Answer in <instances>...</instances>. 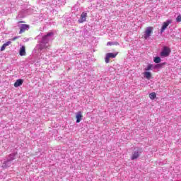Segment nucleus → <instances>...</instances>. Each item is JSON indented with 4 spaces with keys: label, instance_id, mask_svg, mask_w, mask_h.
<instances>
[{
    "label": "nucleus",
    "instance_id": "15",
    "mask_svg": "<svg viewBox=\"0 0 181 181\" xmlns=\"http://www.w3.org/2000/svg\"><path fill=\"white\" fill-rule=\"evenodd\" d=\"M145 78H147V80H151V77H152V74L149 71H145L144 73Z\"/></svg>",
    "mask_w": 181,
    "mask_h": 181
},
{
    "label": "nucleus",
    "instance_id": "22",
    "mask_svg": "<svg viewBox=\"0 0 181 181\" xmlns=\"http://www.w3.org/2000/svg\"><path fill=\"white\" fill-rule=\"evenodd\" d=\"M6 48V47L5 45L4 44V45H2V47H1V52H4V50H5Z\"/></svg>",
    "mask_w": 181,
    "mask_h": 181
},
{
    "label": "nucleus",
    "instance_id": "11",
    "mask_svg": "<svg viewBox=\"0 0 181 181\" xmlns=\"http://www.w3.org/2000/svg\"><path fill=\"white\" fill-rule=\"evenodd\" d=\"M12 165V161H10L9 160L6 159V160H5L3 163V168H11V165Z\"/></svg>",
    "mask_w": 181,
    "mask_h": 181
},
{
    "label": "nucleus",
    "instance_id": "3",
    "mask_svg": "<svg viewBox=\"0 0 181 181\" xmlns=\"http://www.w3.org/2000/svg\"><path fill=\"white\" fill-rule=\"evenodd\" d=\"M141 153H142V148H139L134 151L131 156L132 160H135L136 159H138V157L141 156Z\"/></svg>",
    "mask_w": 181,
    "mask_h": 181
},
{
    "label": "nucleus",
    "instance_id": "4",
    "mask_svg": "<svg viewBox=\"0 0 181 181\" xmlns=\"http://www.w3.org/2000/svg\"><path fill=\"white\" fill-rule=\"evenodd\" d=\"M153 30V27H147L144 35V39L146 40V39H148V37H151V35H152Z\"/></svg>",
    "mask_w": 181,
    "mask_h": 181
},
{
    "label": "nucleus",
    "instance_id": "10",
    "mask_svg": "<svg viewBox=\"0 0 181 181\" xmlns=\"http://www.w3.org/2000/svg\"><path fill=\"white\" fill-rule=\"evenodd\" d=\"M28 29H29V25H26V24H23L20 27V32H19V33H23V32H25V30H26Z\"/></svg>",
    "mask_w": 181,
    "mask_h": 181
},
{
    "label": "nucleus",
    "instance_id": "8",
    "mask_svg": "<svg viewBox=\"0 0 181 181\" xmlns=\"http://www.w3.org/2000/svg\"><path fill=\"white\" fill-rule=\"evenodd\" d=\"M76 124H78L81 121V119H83V114L81 113V111L76 112Z\"/></svg>",
    "mask_w": 181,
    "mask_h": 181
},
{
    "label": "nucleus",
    "instance_id": "5",
    "mask_svg": "<svg viewBox=\"0 0 181 181\" xmlns=\"http://www.w3.org/2000/svg\"><path fill=\"white\" fill-rule=\"evenodd\" d=\"M117 54H118V53H107L105 58V63H110V59H115V57H117Z\"/></svg>",
    "mask_w": 181,
    "mask_h": 181
},
{
    "label": "nucleus",
    "instance_id": "2",
    "mask_svg": "<svg viewBox=\"0 0 181 181\" xmlns=\"http://www.w3.org/2000/svg\"><path fill=\"white\" fill-rule=\"evenodd\" d=\"M170 52H172V51L170 49L169 47H164L160 54V56H161V57H168V56H169V54H170Z\"/></svg>",
    "mask_w": 181,
    "mask_h": 181
},
{
    "label": "nucleus",
    "instance_id": "14",
    "mask_svg": "<svg viewBox=\"0 0 181 181\" xmlns=\"http://www.w3.org/2000/svg\"><path fill=\"white\" fill-rule=\"evenodd\" d=\"M165 64H166V63L163 62L161 64H158L154 65L153 69H162V67H163V66H165Z\"/></svg>",
    "mask_w": 181,
    "mask_h": 181
},
{
    "label": "nucleus",
    "instance_id": "18",
    "mask_svg": "<svg viewBox=\"0 0 181 181\" xmlns=\"http://www.w3.org/2000/svg\"><path fill=\"white\" fill-rule=\"evenodd\" d=\"M149 98H151V100H155L156 98V93L155 92L150 93Z\"/></svg>",
    "mask_w": 181,
    "mask_h": 181
},
{
    "label": "nucleus",
    "instance_id": "1",
    "mask_svg": "<svg viewBox=\"0 0 181 181\" xmlns=\"http://www.w3.org/2000/svg\"><path fill=\"white\" fill-rule=\"evenodd\" d=\"M35 39L40 40H38V44H37L35 47V50H37L38 53L42 54V52H46V50L50 47L49 42L54 40V33L49 32L44 35H42L41 34L37 36Z\"/></svg>",
    "mask_w": 181,
    "mask_h": 181
},
{
    "label": "nucleus",
    "instance_id": "21",
    "mask_svg": "<svg viewBox=\"0 0 181 181\" xmlns=\"http://www.w3.org/2000/svg\"><path fill=\"white\" fill-rule=\"evenodd\" d=\"M176 22H181V15H178L176 18Z\"/></svg>",
    "mask_w": 181,
    "mask_h": 181
},
{
    "label": "nucleus",
    "instance_id": "6",
    "mask_svg": "<svg viewBox=\"0 0 181 181\" xmlns=\"http://www.w3.org/2000/svg\"><path fill=\"white\" fill-rule=\"evenodd\" d=\"M170 23H172V20H167L166 22H164L160 30V33H163L166 30V28H168Z\"/></svg>",
    "mask_w": 181,
    "mask_h": 181
},
{
    "label": "nucleus",
    "instance_id": "13",
    "mask_svg": "<svg viewBox=\"0 0 181 181\" xmlns=\"http://www.w3.org/2000/svg\"><path fill=\"white\" fill-rule=\"evenodd\" d=\"M20 56H25L26 55V49H25V46H22L19 51Z\"/></svg>",
    "mask_w": 181,
    "mask_h": 181
},
{
    "label": "nucleus",
    "instance_id": "17",
    "mask_svg": "<svg viewBox=\"0 0 181 181\" xmlns=\"http://www.w3.org/2000/svg\"><path fill=\"white\" fill-rule=\"evenodd\" d=\"M153 67H154V66H153V64H148V66H147V67L146 68H145V71H149V70H153L154 69H153Z\"/></svg>",
    "mask_w": 181,
    "mask_h": 181
},
{
    "label": "nucleus",
    "instance_id": "23",
    "mask_svg": "<svg viewBox=\"0 0 181 181\" xmlns=\"http://www.w3.org/2000/svg\"><path fill=\"white\" fill-rule=\"evenodd\" d=\"M11 41H8L6 43H4V45H5L6 47H7V46H9V45H11Z\"/></svg>",
    "mask_w": 181,
    "mask_h": 181
},
{
    "label": "nucleus",
    "instance_id": "16",
    "mask_svg": "<svg viewBox=\"0 0 181 181\" xmlns=\"http://www.w3.org/2000/svg\"><path fill=\"white\" fill-rule=\"evenodd\" d=\"M119 43L117 41L115 42H108L107 46H118Z\"/></svg>",
    "mask_w": 181,
    "mask_h": 181
},
{
    "label": "nucleus",
    "instance_id": "12",
    "mask_svg": "<svg viewBox=\"0 0 181 181\" xmlns=\"http://www.w3.org/2000/svg\"><path fill=\"white\" fill-rule=\"evenodd\" d=\"M23 84V79H18L15 83H14V87H21Z\"/></svg>",
    "mask_w": 181,
    "mask_h": 181
},
{
    "label": "nucleus",
    "instance_id": "9",
    "mask_svg": "<svg viewBox=\"0 0 181 181\" xmlns=\"http://www.w3.org/2000/svg\"><path fill=\"white\" fill-rule=\"evenodd\" d=\"M16 153H11L8 157H7V160H10V162H12L16 159Z\"/></svg>",
    "mask_w": 181,
    "mask_h": 181
},
{
    "label": "nucleus",
    "instance_id": "19",
    "mask_svg": "<svg viewBox=\"0 0 181 181\" xmlns=\"http://www.w3.org/2000/svg\"><path fill=\"white\" fill-rule=\"evenodd\" d=\"M153 62L154 63H156L157 64L160 63L161 62V59H160V57H156L154 59H153Z\"/></svg>",
    "mask_w": 181,
    "mask_h": 181
},
{
    "label": "nucleus",
    "instance_id": "20",
    "mask_svg": "<svg viewBox=\"0 0 181 181\" xmlns=\"http://www.w3.org/2000/svg\"><path fill=\"white\" fill-rule=\"evenodd\" d=\"M18 18L21 19L22 18H25V14L23 13V11H21L18 16H17Z\"/></svg>",
    "mask_w": 181,
    "mask_h": 181
},
{
    "label": "nucleus",
    "instance_id": "24",
    "mask_svg": "<svg viewBox=\"0 0 181 181\" xmlns=\"http://www.w3.org/2000/svg\"><path fill=\"white\" fill-rule=\"evenodd\" d=\"M18 37H14L13 38L11 39V40L12 41H15L16 40V39H18Z\"/></svg>",
    "mask_w": 181,
    "mask_h": 181
},
{
    "label": "nucleus",
    "instance_id": "7",
    "mask_svg": "<svg viewBox=\"0 0 181 181\" xmlns=\"http://www.w3.org/2000/svg\"><path fill=\"white\" fill-rule=\"evenodd\" d=\"M87 21V13L83 12L81 14V18L78 21V23H83V22H86Z\"/></svg>",
    "mask_w": 181,
    "mask_h": 181
}]
</instances>
